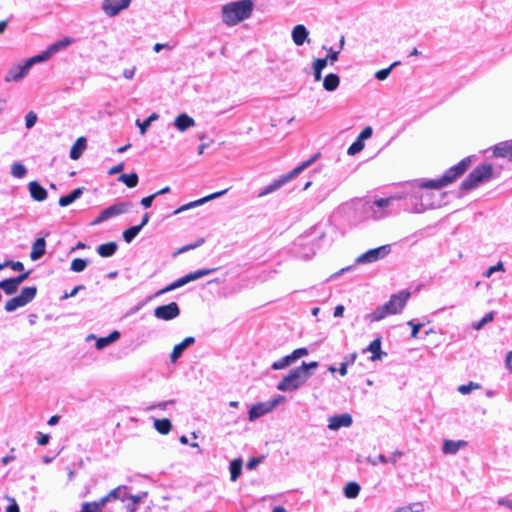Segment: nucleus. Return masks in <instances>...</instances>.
<instances>
[{"label": "nucleus", "instance_id": "f257e3e1", "mask_svg": "<svg viewBox=\"0 0 512 512\" xmlns=\"http://www.w3.org/2000/svg\"><path fill=\"white\" fill-rule=\"evenodd\" d=\"M254 9L252 0L230 2L222 7V20L227 26H235L248 19Z\"/></svg>", "mask_w": 512, "mask_h": 512}, {"label": "nucleus", "instance_id": "f03ea898", "mask_svg": "<svg viewBox=\"0 0 512 512\" xmlns=\"http://www.w3.org/2000/svg\"><path fill=\"white\" fill-rule=\"evenodd\" d=\"M411 293L409 291H400L397 294H393L390 300L382 306L375 309L368 315V319L371 322H378L390 315L398 314L402 311L406 305Z\"/></svg>", "mask_w": 512, "mask_h": 512}, {"label": "nucleus", "instance_id": "7ed1b4c3", "mask_svg": "<svg viewBox=\"0 0 512 512\" xmlns=\"http://www.w3.org/2000/svg\"><path fill=\"white\" fill-rule=\"evenodd\" d=\"M494 169L490 163H485L475 167L468 176L461 182V189L471 190L481 183L489 181L493 177Z\"/></svg>", "mask_w": 512, "mask_h": 512}, {"label": "nucleus", "instance_id": "20e7f679", "mask_svg": "<svg viewBox=\"0 0 512 512\" xmlns=\"http://www.w3.org/2000/svg\"><path fill=\"white\" fill-rule=\"evenodd\" d=\"M311 376L305 367H297L290 371L277 385L280 391H294L301 387Z\"/></svg>", "mask_w": 512, "mask_h": 512}, {"label": "nucleus", "instance_id": "39448f33", "mask_svg": "<svg viewBox=\"0 0 512 512\" xmlns=\"http://www.w3.org/2000/svg\"><path fill=\"white\" fill-rule=\"evenodd\" d=\"M319 153L315 154L314 156H312L310 159L304 161L303 163H301L300 165H298L297 167H295L293 170H291L289 173H287L286 175H283L281 178L279 179H276L274 180L271 184H269L268 186H266L260 193H259V197H264L266 195H268L269 193L279 189L280 187H282L285 183H287L289 180L293 179L294 177H296L299 173H301L304 169H306L307 167H309L313 162H315L317 160V158L319 157Z\"/></svg>", "mask_w": 512, "mask_h": 512}, {"label": "nucleus", "instance_id": "423d86ee", "mask_svg": "<svg viewBox=\"0 0 512 512\" xmlns=\"http://www.w3.org/2000/svg\"><path fill=\"white\" fill-rule=\"evenodd\" d=\"M36 293L37 288L35 286L22 288L20 295L10 298L5 302V311L12 312L19 307L25 306L35 298Z\"/></svg>", "mask_w": 512, "mask_h": 512}, {"label": "nucleus", "instance_id": "0eeeda50", "mask_svg": "<svg viewBox=\"0 0 512 512\" xmlns=\"http://www.w3.org/2000/svg\"><path fill=\"white\" fill-rule=\"evenodd\" d=\"M216 269L215 268H211V269H200V270H197L195 272H192V273H189L179 279H177L176 281H174L173 283L169 284L168 286L164 287L163 289L159 290L157 292V295H161V294H164V293H167V292H170L176 288H179L191 281H194V280H197L199 278H202L212 272H214Z\"/></svg>", "mask_w": 512, "mask_h": 512}, {"label": "nucleus", "instance_id": "6e6552de", "mask_svg": "<svg viewBox=\"0 0 512 512\" xmlns=\"http://www.w3.org/2000/svg\"><path fill=\"white\" fill-rule=\"evenodd\" d=\"M471 157H465L456 165L450 167L444 174L443 177L447 185L453 183L456 179L461 177L471 165Z\"/></svg>", "mask_w": 512, "mask_h": 512}, {"label": "nucleus", "instance_id": "1a4fd4ad", "mask_svg": "<svg viewBox=\"0 0 512 512\" xmlns=\"http://www.w3.org/2000/svg\"><path fill=\"white\" fill-rule=\"evenodd\" d=\"M180 314L179 306L176 302H171L167 305H161L154 309V316L158 319L169 321Z\"/></svg>", "mask_w": 512, "mask_h": 512}, {"label": "nucleus", "instance_id": "9d476101", "mask_svg": "<svg viewBox=\"0 0 512 512\" xmlns=\"http://www.w3.org/2000/svg\"><path fill=\"white\" fill-rule=\"evenodd\" d=\"M132 0H103L102 9L109 17L118 15L122 10L126 9Z\"/></svg>", "mask_w": 512, "mask_h": 512}, {"label": "nucleus", "instance_id": "9b49d317", "mask_svg": "<svg viewBox=\"0 0 512 512\" xmlns=\"http://www.w3.org/2000/svg\"><path fill=\"white\" fill-rule=\"evenodd\" d=\"M130 207L127 203H116L101 211L99 216L95 219L94 223L103 222L111 217L118 216L125 213Z\"/></svg>", "mask_w": 512, "mask_h": 512}, {"label": "nucleus", "instance_id": "f8f14e48", "mask_svg": "<svg viewBox=\"0 0 512 512\" xmlns=\"http://www.w3.org/2000/svg\"><path fill=\"white\" fill-rule=\"evenodd\" d=\"M389 252H390L389 245L380 246L378 248L371 249V250L363 253L362 255H360L357 258V262L358 263L374 262V261H377V260L383 258L384 256H386Z\"/></svg>", "mask_w": 512, "mask_h": 512}, {"label": "nucleus", "instance_id": "ddd939ff", "mask_svg": "<svg viewBox=\"0 0 512 512\" xmlns=\"http://www.w3.org/2000/svg\"><path fill=\"white\" fill-rule=\"evenodd\" d=\"M493 156L512 161V140L502 141L492 147Z\"/></svg>", "mask_w": 512, "mask_h": 512}, {"label": "nucleus", "instance_id": "4468645a", "mask_svg": "<svg viewBox=\"0 0 512 512\" xmlns=\"http://www.w3.org/2000/svg\"><path fill=\"white\" fill-rule=\"evenodd\" d=\"M277 402L278 401L275 400L272 403H258L253 405L249 411V420L253 421L265 415L277 405Z\"/></svg>", "mask_w": 512, "mask_h": 512}, {"label": "nucleus", "instance_id": "2eb2a0df", "mask_svg": "<svg viewBox=\"0 0 512 512\" xmlns=\"http://www.w3.org/2000/svg\"><path fill=\"white\" fill-rule=\"evenodd\" d=\"M352 424V417L348 413L334 415L329 418L328 428L338 430L341 427H349Z\"/></svg>", "mask_w": 512, "mask_h": 512}, {"label": "nucleus", "instance_id": "dca6fc26", "mask_svg": "<svg viewBox=\"0 0 512 512\" xmlns=\"http://www.w3.org/2000/svg\"><path fill=\"white\" fill-rule=\"evenodd\" d=\"M227 191H228V189H224L222 191L212 193V194H210L208 196H205V197H203L201 199H198L196 201H193V202H190L188 204H185V205L181 206L180 208H178L177 210H175V214H178V213H180V212H182V211H184L186 209H189L191 207H194V206H197V205H201V204H203V203H205L207 201L213 200V199H215V198H217L219 196L224 195Z\"/></svg>", "mask_w": 512, "mask_h": 512}, {"label": "nucleus", "instance_id": "f3484780", "mask_svg": "<svg viewBox=\"0 0 512 512\" xmlns=\"http://www.w3.org/2000/svg\"><path fill=\"white\" fill-rule=\"evenodd\" d=\"M308 31L302 24L296 25L292 30V39L297 46H302L305 41H308Z\"/></svg>", "mask_w": 512, "mask_h": 512}, {"label": "nucleus", "instance_id": "a211bd4d", "mask_svg": "<svg viewBox=\"0 0 512 512\" xmlns=\"http://www.w3.org/2000/svg\"><path fill=\"white\" fill-rule=\"evenodd\" d=\"M31 197L38 202L47 198V191L37 181H31L28 185Z\"/></svg>", "mask_w": 512, "mask_h": 512}, {"label": "nucleus", "instance_id": "6ab92c4d", "mask_svg": "<svg viewBox=\"0 0 512 512\" xmlns=\"http://www.w3.org/2000/svg\"><path fill=\"white\" fill-rule=\"evenodd\" d=\"M195 343V338L192 336L186 337L182 342L176 344L170 354L172 362H175L183 353V351L190 345Z\"/></svg>", "mask_w": 512, "mask_h": 512}, {"label": "nucleus", "instance_id": "aec40b11", "mask_svg": "<svg viewBox=\"0 0 512 512\" xmlns=\"http://www.w3.org/2000/svg\"><path fill=\"white\" fill-rule=\"evenodd\" d=\"M29 69L30 68L28 67V65L26 63L22 66H14L8 71V73L5 77V81L6 82L19 81L25 76V74L27 73V71Z\"/></svg>", "mask_w": 512, "mask_h": 512}, {"label": "nucleus", "instance_id": "412c9836", "mask_svg": "<svg viewBox=\"0 0 512 512\" xmlns=\"http://www.w3.org/2000/svg\"><path fill=\"white\" fill-rule=\"evenodd\" d=\"M46 252V241L43 237L37 238L32 244L30 259L35 261L40 259Z\"/></svg>", "mask_w": 512, "mask_h": 512}, {"label": "nucleus", "instance_id": "4be33fe9", "mask_svg": "<svg viewBox=\"0 0 512 512\" xmlns=\"http://www.w3.org/2000/svg\"><path fill=\"white\" fill-rule=\"evenodd\" d=\"M86 147H87L86 138L83 136L77 138V140L74 142V144L72 145V147L70 149V158L72 160H78L82 156Z\"/></svg>", "mask_w": 512, "mask_h": 512}, {"label": "nucleus", "instance_id": "5701e85b", "mask_svg": "<svg viewBox=\"0 0 512 512\" xmlns=\"http://www.w3.org/2000/svg\"><path fill=\"white\" fill-rule=\"evenodd\" d=\"M467 444L468 443L464 440L453 441V440L446 439L443 442L442 451L444 454H455L461 448L466 447Z\"/></svg>", "mask_w": 512, "mask_h": 512}, {"label": "nucleus", "instance_id": "b1692460", "mask_svg": "<svg viewBox=\"0 0 512 512\" xmlns=\"http://www.w3.org/2000/svg\"><path fill=\"white\" fill-rule=\"evenodd\" d=\"M370 351L372 353L371 360L377 361L381 360L382 356L385 355V353L381 350V338L378 337L374 339L369 346L363 350V352Z\"/></svg>", "mask_w": 512, "mask_h": 512}, {"label": "nucleus", "instance_id": "393cba45", "mask_svg": "<svg viewBox=\"0 0 512 512\" xmlns=\"http://www.w3.org/2000/svg\"><path fill=\"white\" fill-rule=\"evenodd\" d=\"M84 192L83 187H79L74 189L72 192H70L68 195L62 196L59 198V205L61 207H66L76 201L78 198L82 196Z\"/></svg>", "mask_w": 512, "mask_h": 512}, {"label": "nucleus", "instance_id": "a878e982", "mask_svg": "<svg viewBox=\"0 0 512 512\" xmlns=\"http://www.w3.org/2000/svg\"><path fill=\"white\" fill-rule=\"evenodd\" d=\"M174 124L178 130L185 131L186 129L194 126L195 121L193 118L183 113L176 117Z\"/></svg>", "mask_w": 512, "mask_h": 512}, {"label": "nucleus", "instance_id": "bb28decb", "mask_svg": "<svg viewBox=\"0 0 512 512\" xmlns=\"http://www.w3.org/2000/svg\"><path fill=\"white\" fill-rule=\"evenodd\" d=\"M117 248H118L117 243L111 241V242H107V243L99 245L97 248V252L101 257H111L112 255L115 254V252L117 251Z\"/></svg>", "mask_w": 512, "mask_h": 512}, {"label": "nucleus", "instance_id": "cd10ccee", "mask_svg": "<svg viewBox=\"0 0 512 512\" xmlns=\"http://www.w3.org/2000/svg\"><path fill=\"white\" fill-rule=\"evenodd\" d=\"M120 338V333L117 330L112 331L108 336L98 338L96 341V348L97 349H103L109 344L115 342Z\"/></svg>", "mask_w": 512, "mask_h": 512}, {"label": "nucleus", "instance_id": "c85d7f7f", "mask_svg": "<svg viewBox=\"0 0 512 512\" xmlns=\"http://www.w3.org/2000/svg\"><path fill=\"white\" fill-rule=\"evenodd\" d=\"M340 83V78L337 74L330 73L328 74L323 81V87L327 91H334Z\"/></svg>", "mask_w": 512, "mask_h": 512}, {"label": "nucleus", "instance_id": "c756f323", "mask_svg": "<svg viewBox=\"0 0 512 512\" xmlns=\"http://www.w3.org/2000/svg\"><path fill=\"white\" fill-rule=\"evenodd\" d=\"M155 429L162 435L168 434L172 429V424L169 419H155L154 420Z\"/></svg>", "mask_w": 512, "mask_h": 512}, {"label": "nucleus", "instance_id": "7c9ffc66", "mask_svg": "<svg viewBox=\"0 0 512 512\" xmlns=\"http://www.w3.org/2000/svg\"><path fill=\"white\" fill-rule=\"evenodd\" d=\"M242 460L241 459H234L230 463V474H231V481L235 482L242 472Z\"/></svg>", "mask_w": 512, "mask_h": 512}, {"label": "nucleus", "instance_id": "2f4dec72", "mask_svg": "<svg viewBox=\"0 0 512 512\" xmlns=\"http://www.w3.org/2000/svg\"><path fill=\"white\" fill-rule=\"evenodd\" d=\"M0 288L3 289L5 294L12 295L17 291L18 285L12 278H8L0 281Z\"/></svg>", "mask_w": 512, "mask_h": 512}, {"label": "nucleus", "instance_id": "473e14b6", "mask_svg": "<svg viewBox=\"0 0 512 512\" xmlns=\"http://www.w3.org/2000/svg\"><path fill=\"white\" fill-rule=\"evenodd\" d=\"M71 43H72V40L70 38H64V39H61V40L51 44L47 48V50L49 51V53L52 56L54 53L68 47Z\"/></svg>", "mask_w": 512, "mask_h": 512}, {"label": "nucleus", "instance_id": "72a5a7b5", "mask_svg": "<svg viewBox=\"0 0 512 512\" xmlns=\"http://www.w3.org/2000/svg\"><path fill=\"white\" fill-rule=\"evenodd\" d=\"M445 186H447V183L443 176L439 179L425 181L420 184L421 188H427V189H441Z\"/></svg>", "mask_w": 512, "mask_h": 512}, {"label": "nucleus", "instance_id": "f704fd0d", "mask_svg": "<svg viewBox=\"0 0 512 512\" xmlns=\"http://www.w3.org/2000/svg\"><path fill=\"white\" fill-rule=\"evenodd\" d=\"M360 485L356 482H349L345 487H344V495L347 497V498H355L358 496L359 492H360Z\"/></svg>", "mask_w": 512, "mask_h": 512}, {"label": "nucleus", "instance_id": "c9c22d12", "mask_svg": "<svg viewBox=\"0 0 512 512\" xmlns=\"http://www.w3.org/2000/svg\"><path fill=\"white\" fill-rule=\"evenodd\" d=\"M424 504L422 502H414L395 510V512H423Z\"/></svg>", "mask_w": 512, "mask_h": 512}, {"label": "nucleus", "instance_id": "e433bc0d", "mask_svg": "<svg viewBox=\"0 0 512 512\" xmlns=\"http://www.w3.org/2000/svg\"><path fill=\"white\" fill-rule=\"evenodd\" d=\"M119 181L125 183L129 188H133L138 184V175L136 173L122 174Z\"/></svg>", "mask_w": 512, "mask_h": 512}, {"label": "nucleus", "instance_id": "4c0bfd02", "mask_svg": "<svg viewBox=\"0 0 512 512\" xmlns=\"http://www.w3.org/2000/svg\"><path fill=\"white\" fill-rule=\"evenodd\" d=\"M142 225L132 226L123 232V239L125 242L130 243L141 231Z\"/></svg>", "mask_w": 512, "mask_h": 512}, {"label": "nucleus", "instance_id": "58836bf2", "mask_svg": "<svg viewBox=\"0 0 512 512\" xmlns=\"http://www.w3.org/2000/svg\"><path fill=\"white\" fill-rule=\"evenodd\" d=\"M157 118H158V115L156 113H153L147 119H145L143 122H140V120L138 119L136 121V124L139 127L140 134L144 135L146 133L147 128L150 126L151 122L153 120H156Z\"/></svg>", "mask_w": 512, "mask_h": 512}, {"label": "nucleus", "instance_id": "ea45409f", "mask_svg": "<svg viewBox=\"0 0 512 512\" xmlns=\"http://www.w3.org/2000/svg\"><path fill=\"white\" fill-rule=\"evenodd\" d=\"M293 362H294V360H293V358H291V355L289 354V355L279 359L278 361L274 362L272 364V368L274 370H281V369L286 368L287 366H289Z\"/></svg>", "mask_w": 512, "mask_h": 512}, {"label": "nucleus", "instance_id": "a19ab883", "mask_svg": "<svg viewBox=\"0 0 512 512\" xmlns=\"http://www.w3.org/2000/svg\"><path fill=\"white\" fill-rule=\"evenodd\" d=\"M51 57V54L49 53V51L46 49L45 51H43L41 54L39 55H36L30 59H28L25 63L28 65L29 68H31V66L34 64V63H37V62H41V61H46L48 60L49 58Z\"/></svg>", "mask_w": 512, "mask_h": 512}, {"label": "nucleus", "instance_id": "79ce46f5", "mask_svg": "<svg viewBox=\"0 0 512 512\" xmlns=\"http://www.w3.org/2000/svg\"><path fill=\"white\" fill-rule=\"evenodd\" d=\"M87 260L82 258H75L71 262L70 269L73 272H82L87 267Z\"/></svg>", "mask_w": 512, "mask_h": 512}, {"label": "nucleus", "instance_id": "37998d69", "mask_svg": "<svg viewBox=\"0 0 512 512\" xmlns=\"http://www.w3.org/2000/svg\"><path fill=\"white\" fill-rule=\"evenodd\" d=\"M26 168L19 162H16L11 167V174L16 178H23L26 175Z\"/></svg>", "mask_w": 512, "mask_h": 512}, {"label": "nucleus", "instance_id": "c03bdc74", "mask_svg": "<svg viewBox=\"0 0 512 512\" xmlns=\"http://www.w3.org/2000/svg\"><path fill=\"white\" fill-rule=\"evenodd\" d=\"M494 319V312L491 311L489 312L488 314H486L481 320H479L478 322H474L472 327L475 329V330H480L481 328L484 327L485 324L487 323H490L492 322Z\"/></svg>", "mask_w": 512, "mask_h": 512}, {"label": "nucleus", "instance_id": "a18cd8bd", "mask_svg": "<svg viewBox=\"0 0 512 512\" xmlns=\"http://www.w3.org/2000/svg\"><path fill=\"white\" fill-rule=\"evenodd\" d=\"M399 64H400V62H399V61H396V62L392 63L388 68L381 69V70L377 71V72H376V74H375V77H376L378 80H380V81L385 80V79L389 76V74H390L391 70H392L394 67H396L397 65H399Z\"/></svg>", "mask_w": 512, "mask_h": 512}, {"label": "nucleus", "instance_id": "49530a36", "mask_svg": "<svg viewBox=\"0 0 512 512\" xmlns=\"http://www.w3.org/2000/svg\"><path fill=\"white\" fill-rule=\"evenodd\" d=\"M205 243V238L204 237H201L199 239H197L194 243H191V244H187L185 246H182L177 252L176 254H180V253H184L186 251H189V250H192V249H196L200 246H202L203 244Z\"/></svg>", "mask_w": 512, "mask_h": 512}, {"label": "nucleus", "instance_id": "de8ad7c7", "mask_svg": "<svg viewBox=\"0 0 512 512\" xmlns=\"http://www.w3.org/2000/svg\"><path fill=\"white\" fill-rule=\"evenodd\" d=\"M364 148V142H361L360 140L356 139L354 143L350 145V147L347 150V153L349 155H355L362 151Z\"/></svg>", "mask_w": 512, "mask_h": 512}, {"label": "nucleus", "instance_id": "09e8293b", "mask_svg": "<svg viewBox=\"0 0 512 512\" xmlns=\"http://www.w3.org/2000/svg\"><path fill=\"white\" fill-rule=\"evenodd\" d=\"M480 388V385L477 384V383H474V382H469L468 384L466 385H460L458 387V391L461 393V394H467L469 392H471L472 390L474 389H479Z\"/></svg>", "mask_w": 512, "mask_h": 512}, {"label": "nucleus", "instance_id": "8fccbe9b", "mask_svg": "<svg viewBox=\"0 0 512 512\" xmlns=\"http://www.w3.org/2000/svg\"><path fill=\"white\" fill-rule=\"evenodd\" d=\"M79 512H101L94 502H84Z\"/></svg>", "mask_w": 512, "mask_h": 512}, {"label": "nucleus", "instance_id": "3c124183", "mask_svg": "<svg viewBox=\"0 0 512 512\" xmlns=\"http://www.w3.org/2000/svg\"><path fill=\"white\" fill-rule=\"evenodd\" d=\"M36 121H37V115L33 111L28 112V114L25 117L26 128L27 129L32 128L35 125Z\"/></svg>", "mask_w": 512, "mask_h": 512}, {"label": "nucleus", "instance_id": "603ef678", "mask_svg": "<svg viewBox=\"0 0 512 512\" xmlns=\"http://www.w3.org/2000/svg\"><path fill=\"white\" fill-rule=\"evenodd\" d=\"M327 62H328V57L315 59L313 62V70L323 71V69L327 66Z\"/></svg>", "mask_w": 512, "mask_h": 512}, {"label": "nucleus", "instance_id": "864d4df0", "mask_svg": "<svg viewBox=\"0 0 512 512\" xmlns=\"http://www.w3.org/2000/svg\"><path fill=\"white\" fill-rule=\"evenodd\" d=\"M504 270V265L503 263L500 261L498 262L496 265L494 266H491L489 267L485 273H484V276L489 278L494 272L496 271H503Z\"/></svg>", "mask_w": 512, "mask_h": 512}, {"label": "nucleus", "instance_id": "5fc2aeb1", "mask_svg": "<svg viewBox=\"0 0 512 512\" xmlns=\"http://www.w3.org/2000/svg\"><path fill=\"white\" fill-rule=\"evenodd\" d=\"M4 265H7L14 271H23L24 270V264L20 261L7 260L6 262H4Z\"/></svg>", "mask_w": 512, "mask_h": 512}, {"label": "nucleus", "instance_id": "6e6d98bb", "mask_svg": "<svg viewBox=\"0 0 512 512\" xmlns=\"http://www.w3.org/2000/svg\"><path fill=\"white\" fill-rule=\"evenodd\" d=\"M372 133H373L372 127L367 126L361 131V133L359 134L357 139L360 140L361 142H364L365 139H368L372 136Z\"/></svg>", "mask_w": 512, "mask_h": 512}, {"label": "nucleus", "instance_id": "4d7b16f0", "mask_svg": "<svg viewBox=\"0 0 512 512\" xmlns=\"http://www.w3.org/2000/svg\"><path fill=\"white\" fill-rule=\"evenodd\" d=\"M308 354V350L306 348H298V349H295L290 355H291V358H293V360L295 361L296 359L302 357V356H305Z\"/></svg>", "mask_w": 512, "mask_h": 512}, {"label": "nucleus", "instance_id": "13d9d810", "mask_svg": "<svg viewBox=\"0 0 512 512\" xmlns=\"http://www.w3.org/2000/svg\"><path fill=\"white\" fill-rule=\"evenodd\" d=\"M8 500L10 501V504L7 506L6 512H20L19 506L16 503L15 499L8 498Z\"/></svg>", "mask_w": 512, "mask_h": 512}, {"label": "nucleus", "instance_id": "bf43d9fd", "mask_svg": "<svg viewBox=\"0 0 512 512\" xmlns=\"http://www.w3.org/2000/svg\"><path fill=\"white\" fill-rule=\"evenodd\" d=\"M155 198L156 197H155L154 193L147 197H144L141 199V205L145 208H149L152 205V202Z\"/></svg>", "mask_w": 512, "mask_h": 512}, {"label": "nucleus", "instance_id": "052dcab7", "mask_svg": "<svg viewBox=\"0 0 512 512\" xmlns=\"http://www.w3.org/2000/svg\"><path fill=\"white\" fill-rule=\"evenodd\" d=\"M30 275V271L23 272L19 274L16 277H13L12 279L16 282V284L19 286L22 282H24Z\"/></svg>", "mask_w": 512, "mask_h": 512}, {"label": "nucleus", "instance_id": "680f3d73", "mask_svg": "<svg viewBox=\"0 0 512 512\" xmlns=\"http://www.w3.org/2000/svg\"><path fill=\"white\" fill-rule=\"evenodd\" d=\"M110 500V498L108 497V494L105 495L104 497L100 498L99 500L97 501H93L97 506L98 508L102 511L106 504L108 503V501Z\"/></svg>", "mask_w": 512, "mask_h": 512}, {"label": "nucleus", "instance_id": "e2e57ef3", "mask_svg": "<svg viewBox=\"0 0 512 512\" xmlns=\"http://www.w3.org/2000/svg\"><path fill=\"white\" fill-rule=\"evenodd\" d=\"M408 324L410 326H412L411 337L416 338L418 336V333H419L421 327H422V324H420V323L414 324L412 321H409Z\"/></svg>", "mask_w": 512, "mask_h": 512}, {"label": "nucleus", "instance_id": "0e129e2a", "mask_svg": "<svg viewBox=\"0 0 512 512\" xmlns=\"http://www.w3.org/2000/svg\"><path fill=\"white\" fill-rule=\"evenodd\" d=\"M135 70H136L135 66H132V67H129V68H125L123 70V76L126 79L130 80V79H132L134 77Z\"/></svg>", "mask_w": 512, "mask_h": 512}, {"label": "nucleus", "instance_id": "69168bd1", "mask_svg": "<svg viewBox=\"0 0 512 512\" xmlns=\"http://www.w3.org/2000/svg\"><path fill=\"white\" fill-rule=\"evenodd\" d=\"M357 357H358V354H357L356 352L351 353V354L347 355V356L344 358V361H343V362H344V363H347V365H348V366H349V365H353V364L355 363V361H356Z\"/></svg>", "mask_w": 512, "mask_h": 512}, {"label": "nucleus", "instance_id": "338daca9", "mask_svg": "<svg viewBox=\"0 0 512 512\" xmlns=\"http://www.w3.org/2000/svg\"><path fill=\"white\" fill-rule=\"evenodd\" d=\"M49 439H50V437H49L48 434L39 433V437L37 439V443H38V445L43 446V445L48 444Z\"/></svg>", "mask_w": 512, "mask_h": 512}, {"label": "nucleus", "instance_id": "774afa93", "mask_svg": "<svg viewBox=\"0 0 512 512\" xmlns=\"http://www.w3.org/2000/svg\"><path fill=\"white\" fill-rule=\"evenodd\" d=\"M505 362L507 369L512 373V351L508 352Z\"/></svg>", "mask_w": 512, "mask_h": 512}]
</instances>
